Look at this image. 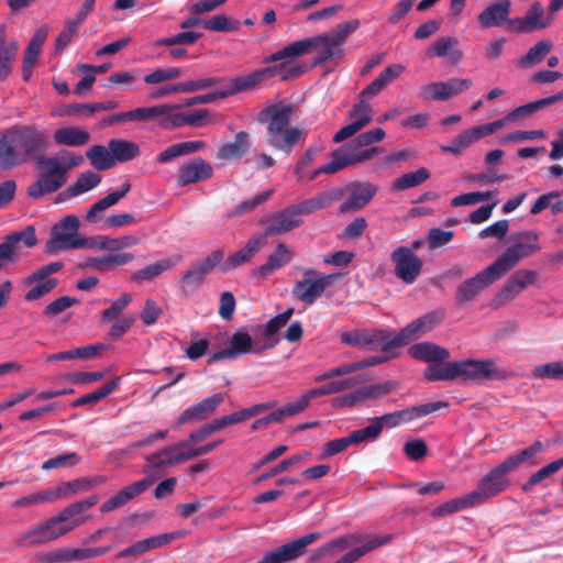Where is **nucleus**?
<instances>
[{
    "label": "nucleus",
    "mask_w": 563,
    "mask_h": 563,
    "mask_svg": "<svg viewBox=\"0 0 563 563\" xmlns=\"http://www.w3.org/2000/svg\"><path fill=\"white\" fill-rule=\"evenodd\" d=\"M294 112L292 104L280 102L268 104L256 118L260 123H267V144L286 155H289L296 144L306 136L303 130L289 126Z\"/></svg>",
    "instance_id": "4"
},
{
    "label": "nucleus",
    "mask_w": 563,
    "mask_h": 563,
    "mask_svg": "<svg viewBox=\"0 0 563 563\" xmlns=\"http://www.w3.org/2000/svg\"><path fill=\"white\" fill-rule=\"evenodd\" d=\"M504 126V120H496L489 123L476 125L462 131L456 135L450 145H441L440 150L444 153L460 155L465 148L470 147L476 141L493 134Z\"/></svg>",
    "instance_id": "21"
},
{
    "label": "nucleus",
    "mask_w": 563,
    "mask_h": 563,
    "mask_svg": "<svg viewBox=\"0 0 563 563\" xmlns=\"http://www.w3.org/2000/svg\"><path fill=\"white\" fill-rule=\"evenodd\" d=\"M108 147L112 153L114 164L117 162L123 163L131 161L140 154L139 145L135 142L129 140L111 139L108 142Z\"/></svg>",
    "instance_id": "46"
},
{
    "label": "nucleus",
    "mask_w": 563,
    "mask_h": 563,
    "mask_svg": "<svg viewBox=\"0 0 563 563\" xmlns=\"http://www.w3.org/2000/svg\"><path fill=\"white\" fill-rule=\"evenodd\" d=\"M251 147L250 135L245 131L235 134L234 141L222 144L217 154L221 161L240 159Z\"/></svg>",
    "instance_id": "37"
},
{
    "label": "nucleus",
    "mask_w": 563,
    "mask_h": 563,
    "mask_svg": "<svg viewBox=\"0 0 563 563\" xmlns=\"http://www.w3.org/2000/svg\"><path fill=\"white\" fill-rule=\"evenodd\" d=\"M80 221L75 214H67L55 223L45 244V253L55 254L62 251L77 250L81 236L78 235Z\"/></svg>",
    "instance_id": "12"
},
{
    "label": "nucleus",
    "mask_w": 563,
    "mask_h": 563,
    "mask_svg": "<svg viewBox=\"0 0 563 563\" xmlns=\"http://www.w3.org/2000/svg\"><path fill=\"white\" fill-rule=\"evenodd\" d=\"M520 289L518 288L515 280L511 278V276L505 282L503 287L498 290V292L494 296L492 299L489 306L493 309H498L506 303L510 302L512 299H515L519 294Z\"/></svg>",
    "instance_id": "60"
},
{
    "label": "nucleus",
    "mask_w": 563,
    "mask_h": 563,
    "mask_svg": "<svg viewBox=\"0 0 563 563\" xmlns=\"http://www.w3.org/2000/svg\"><path fill=\"white\" fill-rule=\"evenodd\" d=\"M121 377H115L106 385L97 388L92 393L85 394L71 402L73 408L82 407L86 405H95L112 394L120 385Z\"/></svg>",
    "instance_id": "48"
},
{
    "label": "nucleus",
    "mask_w": 563,
    "mask_h": 563,
    "mask_svg": "<svg viewBox=\"0 0 563 563\" xmlns=\"http://www.w3.org/2000/svg\"><path fill=\"white\" fill-rule=\"evenodd\" d=\"M274 190L268 189L253 198L240 202L233 210L223 216L224 219H231L253 211L260 205L266 202L273 195Z\"/></svg>",
    "instance_id": "56"
},
{
    "label": "nucleus",
    "mask_w": 563,
    "mask_h": 563,
    "mask_svg": "<svg viewBox=\"0 0 563 563\" xmlns=\"http://www.w3.org/2000/svg\"><path fill=\"white\" fill-rule=\"evenodd\" d=\"M335 151L336 155L339 156L340 163H344V168L350 165L368 161L373 158L374 155L378 152L376 147L367 148L360 152L350 151V147H340Z\"/></svg>",
    "instance_id": "58"
},
{
    "label": "nucleus",
    "mask_w": 563,
    "mask_h": 563,
    "mask_svg": "<svg viewBox=\"0 0 563 563\" xmlns=\"http://www.w3.org/2000/svg\"><path fill=\"white\" fill-rule=\"evenodd\" d=\"M262 344H254L252 336L247 332L238 331L229 340V346L214 352L208 360V363H214L221 360H233L239 355L255 353V350Z\"/></svg>",
    "instance_id": "23"
},
{
    "label": "nucleus",
    "mask_w": 563,
    "mask_h": 563,
    "mask_svg": "<svg viewBox=\"0 0 563 563\" xmlns=\"http://www.w3.org/2000/svg\"><path fill=\"white\" fill-rule=\"evenodd\" d=\"M98 501L99 497L91 495L66 506L57 516L24 532L16 540L18 547H37L67 534L90 519V516L85 515V511L96 506Z\"/></svg>",
    "instance_id": "2"
},
{
    "label": "nucleus",
    "mask_w": 563,
    "mask_h": 563,
    "mask_svg": "<svg viewBox=\"0 0 563 563\" xmlns=\"http://www.w3.org/2000/svg\"><path fill=\"white\" fill-rule=\"evenodd\" d=\"M459 41L453 36H443L438 38L432 46L427 51L429 57H444L450 56L451 60L460 62L463 53L457 48Z\"/></svg>",
    "instance_id": "44"
},
{
    "label": "nucleus",
    "mask_w": 563,
    "mask_h": 563,
    "mask_svg": "<svg viewBox=\"0 0 563 563\" xmlns=\"http://www.w3.org/2000/svg\"><path fill=\"white\" fill-rule=\"evenodd\" d=\"M412 358L427 363L443 362L450 357V351L432 342H420L409 347Z\"/></svg>",
    "instance_id": "35"
},
{
    "label": "nucleus",
    "mask_w": 563,
    "mask_h": 563,
    "mask_svg": "<svg viewBox=\"0 0 563 563\" xmlns=\"http://www.w3.org/2000/svg\"><path fill=\"white\" fill-rule=\"evenodd\" d=\"M235 423H239V419L235 412L216 418L212 421L205 423L198 430L191 432L189 434V441L191 443L200 442L209 435Z\"/></svg>",
    "instance_id": "40"
},
{
    "label": "nucleus",
    "mask_w": 563,
    "mask_h": 563,
    "mask_svg": "<svg viewBox=\"0 0 563 563\" xmlns=\"http://www.w3.org/2000/svg\"><path fill=\"white\" fill-rule=\"evenodd\" d=\"M347 191V199L339 207L340 213L363 209L377 194L378 187L368 181H352Z\"/></svg>",
    "instance_id": "24"
},
{
    "label": "nucleus",
    "mask_w": 563,
    "mask_h": 563,
    "mask_svg": "<svg viewBox=\"0 0 563 563\" xmlns=\"http://www.w3.org/2000/svg\"><path fill=\"white\" fill-rule=\"evenodd\" d=\"M190 444L191 442L188 439L187 441L178 442L177 444L167 446L158 452L147 455L146 461L148 463L145 465L144 472L152 473L167 466L183 463L184 457L180 455V449H185Z\"/></svg>",
    "instance_id": "28"
},
{
    "label": "nucleus",
    "mask_w": 563,
    "mask_h": 563,
    "mask_svg": "<svg viewBox=\"0 0 563 563\" xmlns=\"http://www.w3.org/2000/svg\"><path fill=\"white\" fill-rule=\"evenodd\" d=\"M47 134L34 124H15L7 129L0 139V169H11L29 161L35 163L37 178L26 188V195L40 200L58 191L68 180V173L84 164V157L62 151L63 159L45 155Z\"/></svg>",
    "instance_id": "1"
},
{
    "label": "nucleus",
    "mask_w": 563,
    "mask_h": 563,
    "mask_svg": "<svg viewBox=\"0 0 563 563\" xmlns=\"http://www.w3.org/2000/svg\"><path fill=\"white\" fill-rule=\"evenodd\" d=\"M393 540V537L389 534L375 537L368 540L365 544L358 548H354L350 552L345 553L342 558H340L334 563H354L360 560L366 553L389 543Z\"/></svg>",
    "instance_id": "47"
},
{
    "label": "nucleus",
    "mask_w": 563,
    "mask_h": 563,
    "mask_svg": "<svg viewBox=\"0 0 563 563\" xmlns=\"http://www.w3.org/2000/svg\"><path fill=\"white\" fill-rule=\"evenodd\" d=\"M430 173L428 169L421 167L412 173H407L398 177L394 181V189L396 190H405L408 188H412L419 186L427 179H429Z\"/></svg>",
    "instance_id": "61"
},
{
    "label": "nucleus",
    "mask_w": 563,
    "mask_h": 563,
    "mask_svg": "<svg viewBox=\"0 0 563 563\" xmlns=\"http://www.w3.org/2000/svg\"><path fill=\"white\" fill-rule=\"evenodd\" d=\"M318 48V54L313 57V66H323L333 58L341 57L343 55V48L340 45H338L324 34H319L316 36L295 41L284 46L278 52L266 57L265 62L276 63L282 59L288 60L290 58L305 56L311 53L313 49Z\"/></svg>",
    "instance_id": "6"
},
{
    "label": "nucleus",
    "mask_w": 563,
    "mask_h": 563,
    "mask_svg": "<svg viewBox=\"0 0 563 563\" xmlns=\"http://www.w3.org/2000/svg\"><path fill=\"white\" fill-rule=\"evenodd\" d=\"M476 504L474 503L473 498L471 497L470 493L466 495L454 498L451 500H448L443 503L442 505L438 506L431 511V517L434 519L444 517L446 515H451L467 508L475 507Z\"/></svg>",
    "instance_id": "50"
},
{
    "label": "nucleus",
    "mask_w": 563,
    "mask_h": 563,
    "mask_svg": "<svg viewBox=\"0 0 563 563\" xmlns=\"http://www.w3.org/2000/svg\"><path fill=\"white\" fill-rule=\"evenodd\" d=\"M366 440L367 439L362 432V429L355 430L346 437L330 440L323 445V451L320 455V459H327L329 456L339 454L345 451L350 445H357Z\"/></svg>",
    "instance_id": "43"
},
{
    "label": "nucleus",
    "mask_w": 563,
    "mask_h": 563,
    "mask_svg": "<svg viewBox=\"0 0 563 563\" xmlns=\"http://www.w3.org/2000/svg\"><path fill=\"white\" fill-rule=\"evenodd\" d=\"M279 63L263 69H256L247 75L239 76L230 79L228 85L221 86L224 98L236 95L242 91L253 89L263 80L280 76L282 80L295 79L301 76L306 70V66L291 65L289 60H278Z\"/></svg>",
    "instance_id": "7"
},
{
    "label": "nucleus",
    "mask_w": 563,
    "mask_h": 563,
    "mask_svg": "<svg viewBox=\"0 0 563 563\" xmlns=\"http://www.w3.org/2000/svg\"><path fill=\"white\" fill-rule=\"evenodd\" d=\"M213 176V167L202 158H194L181 164L177 170V183L185 187L210 179Z\"/></svg>",
    "instance_id": "26"
},
{
    "label": "nucleus",
    "mask_w": 563,
    "mask_h": 563,
    "mask_svg": "<svg viewBox=\"0 0 563 563\" xmlns=\"http://www.w3.org/2000/svg\"><path fill=\"white\" fill-rule=\"evenodd\" d=\"M533 377L551 378L554 380L563 379V362H550L547 364L538 365L532 372Z\"/></svg>",
    "instance_id": "64"
},
{
    "label": "nucleus",
    "mask_w": 563,
    "mask_h": 563,
    "mask_svg": "<svg viewBox=\"0 0 563 563\" xmlns=\"http://www.w3.org/2000/svg\"><path fill=\"white\" fill-rule=\"evenodd\" d=\"M358 26L360 20L354 19L347 22L336 24L335 27L330 33L324 35L342 47V45L347 40L349 35L355 32L358 29Z\"/></svg>",
    "instance_id": "63"
},
{
    "label": "nucleus",
    "mask_w": 563,
    "mask_h": 563,
    "mask_svg": "<svg viewBox=\"0 0 563 563\" xmlns=\"http://www.w3.org/2000/svg\"><path fill=\"white\" fill-rule=\"evenodd\" d=\"M261 224L264 225L263 238L276 236L300 228L303 224V219H299L290 205L263 217Z\"/></svg>",
    "instance_id": "19"
},
{
    "label": "nucleus",
    "mask_w": 563,
    "mask_h": 563,
    "mask_svg": "<svg viewBox=\"0 0 563 563\" xmlns=\"http://www.w3.org/2000/svg\"><path fill=\"white\" fill-rule=\"evenodd\" d=\"M53 139L57 145L76 147L87 144L90 134L81 128L65 126L55 130Z\"/></svg>",
    "instance_id": "41"
},
{
    "label": "nucleus",
    "mask_w": 563,
    "mask_h": 563,
    "mask_svg": "<svg viewBox=\"0 0 563 563\" xmlns=\"http://www.w3.org/2000/svg\"><path fill=\"white\" fill-rule=\"evenodd\" d=\"M445 318V309L437 308L426 314L412 320L399 333L393 336L388 346H404L418 339L422 334L433 330Z\"/></svg>",
    "instance_id": "14"
},
{
    "label": "nucleus",
    "mask_w": 563,
    "mask_h": 563,
    "mask_svg": "<svg viewBox=\"0 0 563 563\" xmlns=\"http://www.w3.org/2000/svg\"><path fill=\"white\" fill-rule=\"evenodd\" d=\"M22 283L24 285L32 286L24 295V300L26 301H34L43 298L58 285L57 278L31 280V275L25 277Z\"/></svg>",
    "instance_id": "49"
},
{
    "label": "nucleus",
    "mask_w": 563,
    "mask_h": 563,
    "mask_svg": "<svg viewBox=\"0 0 563 563\" xmlns=\"http://www.w3.org/2000/svg\"><path fill=\"white\" fill-rule=\"evenodd\" d=\"M399 389V383L396 380H386L383 383L366 385L355 389L358 404L382 399Z\"/></svg>",
    "instance_id": "38"
},
{
    "label": "nucleus",
    "mask_w": 563,
    "mask_h": 563,
    "mask_svg": "<svg viewBox=\"0 0 563 563\" xmlns=\"http://www.w3.org/2000/svg\"><path fill=\"white\" fill-rule=\"evenodd\" d=\"M448 401H434L427 402L411 408L385 413L380 417L369 419L371 424L363 428L362 432L365 434L367 440H375L382 433L384 427L396 428L404 422H410L415 419L426 417L440 409L448 408Z\"/></svg>",
    "instance_id": "8"
},
{
    "label": "nucleus",
    "mask_w": 563,
    "mask_h": 563,
    "mask_svg": "<svg viewBox=\"0 0 563 563\" xmlns=\"http://www.w3.org/2000/svg\"><path fill=\"white\" fill-rule=\"evenodd\" d=\"M181 260L180 255H175L172 257H167L161 261H157L153 264L145 266L142 269L134 272L131 275V279L134 282H148L159 276L167 269L176 266Z\"/></svg>",
    "instance_id": "42"
},
{
    "label": "nucleus",
    "mask_w": 563,
    "mask_h": 563,
    "mask_svg": "<svg viewBox=\"0 0 563 563\" xmlns=\"http://www.w3.org/2000/svg\"><path fill=\"white\" fill-rule=\"evenodd\" d=\"M429 382L496 379L503 380L509 377L507 371L499 368L493 358H467L454 362H438L429 365L423 373Z\"/></svg>",
    "instance_id": "3"
},
{
    "label": "nucleus",
    "mask_w": 563,
    "mask_h": 563,
    "mask_svg": "<svg viewBox=\"0 0 563 563\" xmlns=\"http://www.w3.org/2000/svg\"><path fill=\"white\" fill-rule=\"evenodd\" d=\"M118 102L113 100H108L104 102H93V103H73L68 106L67 113L69 115H79L85 113L87 115H91L98 111H112L118 108Z\"/></svg>",
    "instance_id": "57"
},
{
    "label": "nucleus",
    "mask_w": 563,
    "mask_h": 563,
    "mask_svg": "<svg viewBox=\"0 0 563 563\" xmlns=\"http://www.w3.org/2000/svg\"><path fill=\"white\" fill-rule=\"evenodd\" d=\"M554 22V16L549 9L545 11L541 2L531 3L526 14L512 18L509 21V32L516 34H529L549 27Z\"/></svg>",
    "instance_id": "15"
},
{
    "label": "nucleus",
    "mask_w": 563,
    "mask_h": 563,
    "mask_svg": "<svg viewBox=\"0 0 563 563\" xmlns=\"http://www.w3.org/2000/svg\"><path fill=\"white\" fill-rule=\"evenodd\" d=\"M261 238L254 236L236 253L230 255L227 260L223 258L217 268L222 274L231 272L247 263L261 250Z\"/></svg>",
    "instance_id": "34"
},
{
    "label": "nucleus",
    "mask_w": 563,
    "mask_h": 563,
    "mask_svg": "<svg viewBox=\"0 0 563 563\" xmlns=\"http://www.w3.org/2000/svg\"><path fill=\"white\" fill-rule=\"evenodd\" d=\"M343 195L344 190L342 188H331L291 206L299 219H302L303 216L311 214L339 201Z\"/></svg>",
    "instance_id": "30"
},
{
    "label": "nucleus",
    "mask_w": 563,
    "mask_h": 563,
    "mask_svg": "<svg viewBox=\"0 0 563 563\" xmlns=\"http://www.w3.org/2000/svg\"><path fill=\"white\" fill-rule=\"evenodd\" d=\"M161 109L156 117V123L164 130L181 128V113L177 112V106L158 104Z\"/></svg>",
    "instance_id": "55"
},
{
    "label": "nucleus",
    "mask_w": 563,
    "mask_h": 563,
    "mask_svg": "<svg viewBox=\"0 0 563 563\" xmlns=\"http://www.w3.org/2000/svg\"><path fill=\"white\" fill-rule=\"evenodd\" d=\"M563 467V457L549 463L548 465L541 467L537 472L530 475V477L522 484L521 489L525 493H530L533 487L540 484L547 477L553 475Z\"/></svg>",
    "instance_id": "54"
},
{
    "label": "nucleus",
    "mask_w": 563,
    "mask_h": 563,
    "mask_svg": "<svg viewBox=\"0 0 563 563\" xmlns=\"http://www.w3.org/2000/svg\"><path fill=\"white\" fill-rule=\"evenodd\" d=\"M553 47V43L549 40L540 41L534 44L529 51L523 55L519 64L522 67H531L541 63L545 56L551 52Z\"/></svg>",
    "instance_id": "53"
},
{
    "label": "nucleus",
    "mask_w": 563,
    "mask_h": 563,
    "mask_svg": "<svg viewBox=\"0 0 563 563\" xmlns=\"http://www.w3.org/2000/svg\"><path fill=\"white\" fill-rule=\"evenodd\" d=\"M48 32L49 29L47 25L37 29L25 48L22 63V76L25 81H29L33 74L34 66L42 51V46L47 38Z\"/></svg>",
    "instance_id": "32"
},
{
    "label": "nucleus",
    "mask_w": 563,
    "mask_h": 563,
    "mask_svg": "<svg viewBox=\"0 0 563 563\" xmlns=\"http://www.w3.org/2000/svg\"><path fill=\"white\" fill-rule=\"evenodd\" d=\"M292 314L294 308L289 307L284 312L278 313L267 321L263 332V344L255 350L256 354L273 349L279 343L278 331L288 323Z\"/></svg>",
    "instance_id": "33"
},
{
    "label": "nucleus",
    "mask_w": 563,
    "mask_h": 563,
    "mask_svg": "<svg viewBox=\"0 0 563 563\" xmlns=\"http://www.w3.org/2000/svg\"><path fill=\"white\" fill-rule=\"evenodd\" d=\"M473 85L470 78H450L446 81H437L426 85L421 89V97L435 101H445L470 89Z\"/></svg>",
    "instance_id": "22"
},
{
    "label": "nucleus",
    "mask_w": 563,
    "mask_h": 563,
    "mask_svg": "<svg viewBox=\"0 0 563 563\" xmlns=\"http://www.w3.org/2000/svg\"><path fill=\"white\" fill-rule=\"evenodd\" d=\"M203 27L213 32H232L240 29V23L225 14H217L205 20Z\"/></svg>",
    "instance_id": "62"
},
{
    "label": "nucleus",
    "mask_w": 563,
    "mask_h": 563,
    "mask_svg": "<svg viewBox=\"0 0 563 563\" xmlns=\"http://www.w3.org/2000/svg\"><path fill=\"white\" fill-rule=\"evenodd\" d=\"M501 277L490 264L478 272L475 276L462 282L455 290V300L459 306L465 305L476 299V297L492 284Z\"/></svg>",
    "instance_id": "17"
},
{
    "label": "nucleus",
    "mask_w": 563,
    "mask_h": 563,
    "mask_svg": "<svg viewBox=\"0 0 563 563\" xmlns=\"http://www.w3.org/2000/svg\"><path fill=\"white\" fill-rule=\"evenodd\" d=\"M153 483V478H143L123 487L114 496L101 505L100 512H110L126 505L134 497L144 493Z\"/></svg>",
    "instance_id": "31"
},
{
    "label": "nucleus",
    "mask_w": 563,
    "mask_h": 563,
    "mask_svg": "<svg viewBox=\"0 0 563 563\" xmlns=\"http://www.w3.org/2000/svg\"><path fill=\"white\" fill-rule=\"evenodd\" d=\"M339 274H323L312 268L303 272V277L297 280L291 289L292 296L305 305H312L331 287Z\"/></svg>",
    "instance_id": "10"
},
{
    "label": "nucleus",
    "mask_w": 563,
    "mask_h": 563,
    "mask_svg": "<svg viewBox=\"0 0 563 563\" xmlns=\"http://www.w3.org/2000/svg\"><path fill=\"white\" fill-rule=\"evenodd\" d=\"M223 256L224 250L217 249L207 257L195 262L187 271H185L179 279V286L183 295L185 297L194 296L205 283L207 275L220 265Z\"/></svg>",
    "instance_id": "13"
},
{
    "label": "nucleus",
    "mask_w": 563,
    "mask_h": 563,
    "mask_svg": "<svg viewBox=\"0 0 563 563\" xmlns=\"http://www.w3.org/2000/svg\"><path fill=\"white\" fill-rule=\"evenodd\" d=\"M318 48V54L313 57V66H323L333 58L341 57L343 55V48L340 45H338L324 34H319L316 36L295 41L284 46L278 52L266 57L265 62L276 63L282 59L288 60L290 58L305 56L311 53L313 49Z\"/></svg>",
    "instance_id": "5"
},
{
    "label": "nucleus",
    "mask_w": 563,
    "mask_h": 563,
    "mask_svg": "<svg viewBox=\"0 0 563 563\" xmlns=\"http://www.w3.org/2000/svg\"><path fill=\"white\" fill-rule=\"evenodd\" d=\"M390 261L395 264L394 274L405 284L411 285L421 274L423 262L412 250L407 246H398L390 254Z\"/></svg>",
    "instance_id": "20"
},
{
    "label": "nucleus",
    "mask_w": 563,
    "mask_h": 563,
    "mask_svg": "<svg viewBox=\"0 0 563 563\" xmlns=\"http://www.w3.org/2000/svg\"><path fill=\"white\" fill-rule=\"evenodd\" d=\"M321 538L320 532H311L289 543L283 544L272 551L255 563H289L302 556L308 545Z\"/></svg>",
    "instance_id": "18"
},
{
    "label": "nucleus",
    "mask_w": 563,
    "mask_h": 563,
    "mask_svg": "<svg viewBox=\"0 0 563 563\" xmlns=\"http://www.w3.org/2000/svg\"><path fill=\"white\" fill-rule=\"evenodd\" d=\"M86 157L97 170H107L114 166L112 153L103 145H92L86 152Z\"/></svg>",
    "instance_id": "52"
},
{
    "label": "nucleus",
    "mask_w": 563,
    "mask_h": 563,
    "mask_svg": "<svg viewBox=\"0 0 563 563\" xmlns=\"http://www.w3.org/2000/svg\"><path fill=\"white\" fill-rule=\"evenodd\" d=\"M205 146L203 141H186L166 147L156 156V162L166 164L173 159L198 152Z\"/></svg>",
    "instance_id": "45"
},
{
    "label": "nucleus",
    "mask_w": 563,
    "mask_h": 563,
    "mask_svg": "<svg viewBox=\"0 0 563 563\" xmlns=\"http://www.w3.org/2000/svg\"><path fill=\"white\" fill-rule=\"evenodd\" d=\"M18 43H5L4 37H0V81H3L12 71V63L18 54Z\"/></svg>",
    "instance_id": "51"
},
{
    "label": "nucleus",
    "mask_w": 563,
    "mask_h": 563,
    "mask_svg": "<svg viewBox=\"0 0 563 563\" xmlns=\"http://www.w3.org/2000/svg\"><path fill=\"white\" fill-rule=\"evenodd\" d=\"M20 242L24 243L26 247H33L37 244L33 225H27L22 231L7 235L4 241L0 243V268L8 263L14 262V254L18 251V244Z\"/></svg>",
    "instance_id": "25"
},
{
    "label": "nucleus",
    "mask_w": 563,
    "mask_h": 563,
    "mask_svg": "<svg viewBox=\"0 0 563 563\" xmlns=\"http://www.w3.org/2000/svg\"><path fill=\"white\" fill-rule=\"evenodd\" d=\"M344 344L374 351L378 347L383 352H387L396 346H387L393 341L391 332L383 329L375 330H353L341 335Z\"/></svg>",
    "instance_id": "16"
},
{
    "label": "nucleus",
    "mask_w": 563,
    "mask_h": 563,
    "mask_svg": "<svg viewBox=\"0 0 563 563\" xmlns=\"http://www.w3.org/2000/svg\"><path fill=\"white\" fill-rule=\"evenodd\" d=\"M224 394L218 393L211 397L203 398L197 404L188 407L183 411L177 420V424L181 426L188 422H198L211 416L217 408L223 402Z\"/></svg>",
    "instance_id": "29"
},
{
    "label": "nucleus",
    "mask_w": 563,
    "mask_h": 563,
    "mask_svg": "<svg viewBox=\"0 0 563 563\" xmlns=\"http://www.w3.org/2000/svg\"><path fill=\"white\" fill-rule=\"evenodd\" d=\"M101 181V176L93 172H85L81 173L74 184L68 187V191L70 195H81L85 194L95 187H97Z\"/></svg>",
    "instance_id": "59"
},
{
    "label": "nucleus",
    "mask_w": 563,
    "mask_h": 563,
    "mask_svg": "<svg viewBox=\"0 0 563 563\" xmlns=\"http://www.w3.org/2000/svg\"><path fill=\"white\" fill-rule=\"evenodd\" d=\"M294 257V252L285 243H278L266 262L256 268L255 274L261 277H267L277 269L284 267Z\"/></svg>",
    "instance_id": "36"
},
{
    "label": "nucleus",
    "mask_w": 563,
    "mask_h": 563,
    "mask_svg": "<svg viewBox=\"0 0 563 563\" xmlns=\"http://www.w3.org/2000/svg\"><path fill=\"white\" fill-rule=\"evenodd\" d=\"M511 11L510 0H497L487 5L478 15L477 22L482 29H490L505 25L509 32V18Z\"/></svg>",
    "instance_id": "27"
},
{
    "label": "nucleus",
    "mask_w": 563,
    "mask_h": 563,
    "mask_svg": "<svg viewBox=\"0 0 563 563\" xmlns=\"http://www.w3.org/2000/svg\"><path fill=\"white\" fill-rule=\"evenodd\" d=\"M512 244L492 263L493 267L504 277L516 267L523 258H527L540 251L539 235L534 231H522L512 235Z\"/></svg>",
    "instance_id": "9"
},
{
    "label": "nucleus",
    "mask_w": 563,
    "mask_h": 563,
    "mask_svg": "<svg viewBox=\"0 0 563 563\" xmlns=\"http://www.w3.org/2000/svg\"><path fill=\"white\" fill-rule=\"evenodd\" d=\"M512 471L503 461L490 468L477 483L476 488L470 492L471 497L477 505L483 504L489 498L504 493L511 485L509 474Z\"/></svg>",
    "instance_id": "11"
},
{
    "label": "nucleus",
    "mask_w": 563,
    "mask_h": 563,
    "mask_svg": "<svg viewBox=\"0 0 563 563\" xmlns=\"http://www.w3.org/2000/svg\"><path fill=\"white\" fill-rule=\"evenodd\" d=\"M543 450L544 444L538 440L534 441L531 445L522 449L521 451L512 455H509L504 461L512 472L525 463L534 466L540 463V460L538 459L537 455L541 453Z\"/></svg>",
    "instance_id": "39"
}]
</instances>
